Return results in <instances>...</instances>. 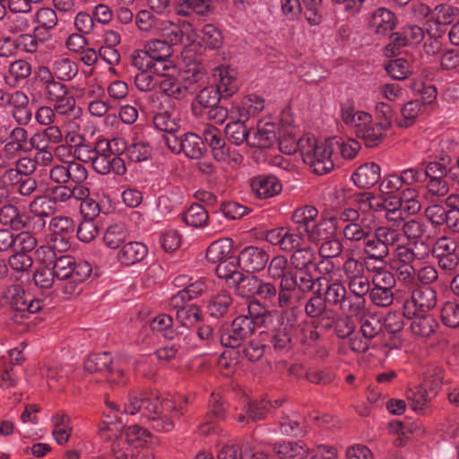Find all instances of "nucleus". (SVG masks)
<instances>
[{
  "instance_id": "f257e3e1",
  "label": "nucleus",
  "mask_w": 459,
  "mask_h": 459,
  "mask_svg": "<svg viewBox=\"0 0 459 459\" xmlns=\"http://www.w3.org/2000/svg\"><path fill=\"white\" fill-rule=\"evenodd\" d=\"M186 398H160L157 393H131L124 405V412L134 415L142 412L149 427L157 432H169L174 429L175 420L184 414Z\"/></svg>"
},
{
  "instance_id": "f03ea898",
  "label": "nucleus",
  "mask_w": 459,
  "mask_h": 459,
  "mask_svg": "<svg viewBox=\"0 0 459 459\" xmlns=\"http://www.w3.org/2000/svg\"><path fill=\"white\" fill-rule=\"evenodd\" d=\"M52 270L57 280L66 281L63 287V291L66 295H74L76 292L79 284L85 281L91 274V265L90 263L76 259L68 255H60Z\"/></svg>"
},
{
  "instance_id": "7ed1b4c3",
  "label": "nucleus",
  "mask_w": 459,
  "mask_h": 459,
  "mask_svg": "<svg viewBox=\"0 0 459 459\" xmlns=\"http://www.w3.org/2000/svg\"><path fill=\"white\" fill-rule=\"evenodd\" d=\"M399 232L390 227L379 226L362 245L363 260L367 264H386L390 247L400 240Z\"/></svg>"
},
{
  "instance_id": "20e7f679",
  "label": "nucleus",
  "mask_w": 459,
  "mask_h": 459,
  "mask_svg": "<svg viewBox=\"0 0 459 459\" xmlns=\"http://www.w3.org/2000/svg\"><path fill=\"white\" fill-rule=\"evenodd\" d=\"M298 146L303 161L309 165L315 174L325 175L333 169L332 160L333 151L332 143L328 141H318L307 136L300 139Z\"/></svg>"
},
{
  "instance_id": "39448f33",
  "label": "nucleus",
  "mask_w": 459,
  "mask_h": 459,
  "mask_svg": "<svg viewBox=\"0 0 459 459\" xmlns=\"http://www.w3.org/2000/svg\"><path fill=\"white\" fill-rule=\"evenodd\" d=\"M278 325L269 333V342L275 351H290L295 345L296 309L293 307L281 308Z\"/></svg>"
},
{
  "instance_id": "423d86ee",
  "label": "nucleus",
  "mask_w": 459,
  "mask_h": 459,
  "mask_svg": "<svg viewBox=\"0 0 459 459\" xmlns=\"http://www.w3.org/2000/svg\"><path fill=\"white\" fill-rule=\"evenodd\" d=\"M204 143L212 150V157L218 162L225 163L231 168L240 165L244 157L237 151L227 146L220 129L210 124L205 125L203 131Z\"/></svg>"
},
{
  "instance_id": "0eeeda50",
  "label": "nucleus",
  "mask_w": 459,
  "mask_h": 459,
  "mask_svg": "<svg viewBox=\"0 0 459 459\" xmlns=\"http://www.w3.org/2000/svg\"><path fill=\"white\" fill-rule=\"evenodd\" d=\"M91 166L100 175L114 173L122 176L126 172L124 160L112 152L111 143L106 139L97 141V151Z\"/></svg>"
},
{
  "instance_id": "6e6552de",
  "label": "nucleus",
  "mask_w": 459,
  "mask_h": 459,
  "mask_svg": "<svg viewBox=\"0 0 459 459\" xmlns=\"http://www.w3.org/2000/svg\"><path fill=\"white\" fill-rule=\"evenodd\" d=\"M300 273L301 274L299 276L293 272L289 273V278H287L283 283L285 287L279 290V308L290 307L291 303V292L296 288L302 293H308L313 290L316 282H320L325 280V277L315 279L309 271Z\"/></svg>"
},
{
  "instance_id": "1a4fd4ad",
  "label": "nucleus",
  "mask_w": 459,
  "mask_h": 459,
  "mask_svg": "<svg viewBox=\"0 0 459 459\" xmlns=\"http://www.w3.org/2000/svg\"><path fill=\"white\" fill-rule=\"evenodd\" d=\"M437 306V292L429 286L416 288L410 299L403 303V315L411 319L413 316L426 313Z\"/></svg>"
},
{
  "instance_id": "9d476101",
  "label": "nucleus",
  "mask_w": 459,
  "mask_h": 459,
  "mask_svg": "<svg viewBox=\"0 0 459 459\" xmlns=\"http://www.w3.org/2000/svg\"><path fill=\"white\" fill-rule=\"evenodd\" d=\"M259 326L246 316H237L231 323L230 329L220 335L221 346L238 348L250 336Z\"/></svg>"
},
{
  "instance_id": "9b49d317",
  "label": "nucleus",
  "mask_w": 459,
  "mask_h": 459,
  "mask_svg": "<svg viewBox=\"0 0 459 459\" xmlns=\"http://www.w3.org/2000/svg\"><path fill=\"white\" fill-rule=\"evenodd\" d=\"M183 342L186 350L203 351V354L208 353L206 350H215L221 345L220 336L208 325H200L195 332L185 335Z\"/></svg>"
},
{
  "instance_id": "f8f14e48",
  "label": "nucleus",
  "mask_w": 459,
  "mask_h": 459,
  "mask_svg": "<svg viewBox=\"0 0 459 459\" xmlns=\"http://www.w3.org/2000/svg\"><path fill=\"white\" fill-rule=\"evenodd\" d=\"M457 249V238L444 236L436 241L432 253L438 259V264L443 270L455 272L459 264Z\"/></svg>"
},
{
  "instance_id": "ddd939ff",
  "label": "nucleus",
  "mask_w": 459,
  "mask_h": 459,
  "mask_svg": "<svg viewBox=\"0 0 459 459\" xmlns=\"http://www.w3.org/2000/svg\"><path fill=\"white\" fill-rule=\"evenodd\" d=\"M35 81L42 91L45 99L52 102L65 94L69 93L68 86L55 77L50 75L48 65H39L35 71Z\"/></svg>"
},
{
  "instance_id": "4468645a",
  "label": "nucleus",
  "mask_w": 459,
  "mask_h": 459,
  "mask_svg": "<svg viewBox=\"0 0 459 459\" xmlns=\"http://www.w3.org/2000/svg\"><path fill=\"white\" fill-rule=\"evenodd\" d=\"M175 70L168 65H161V68H155V74L160 77L159 88L162 94L175 100H182L187 96L189 85L181 82L178 79L169 74L170 70Z\"/></svg>"
},
{
  "instance_id": "2eb2a0df",
  "label": "nucleus",
  "mask_w": 459,
  "mask_h": 459,
  "mask_svg": "<svg viewBox=\"0 0 459 459\" xmlns=\"http://www.w3.org/2000/svg\"><path fill=\"white\" fill-rule=\"evenodd\" d=\"M6 299L13 310L18 312L37 313L43 307V300L34 299L19 285H13L7 290Z\"/></svg>"
},
{
  "instance_id": "dca6fc26",
  "label": "nucleus",
  "mask_w": 459,
  "mask_h": 459,
  "mask_svg": "<svg viewBox=\"0 0 459 459\" xmlns=\"http://www.w3.org/2000/svg\"><path fill=\"white\" fill-rule=\"evenodd\" d=\"M225 418V405L220 394L212 393L209 400L208 411L204 420L199 426V432L203 436L215 433L219 422Z\"/></svg>"
},
{
  "instance_id": "f3484780",
  "label": "nucleus",
  "mask_w": 459,
  "mask_h": 459,
  "mask_svg": "<svg viewBox=\"0 0 459 459\" xmlns=\"http://www.w3.org/2000/svg\"><path fill=\"white\" fill-rule=\"evenodd\" d=\"M327 306V301L323 293L320 290H317L307 300L304 307L306 316L309 318L319 319L321 326L325 330H329L331 326L333 314V310L328 308Z\"/></svg>"
},
{
  "instance_id": "a211bd4d",
  "label": "nucleus",
  "mask_w": 459,
  "mask_h": 459,
  "mask_svg": "<svg viewBox=\"0 0 459 459\" xmlns=\"http://www.w3.org/2000/svg\"><path fill=\"white\" fill-rule=\"evenodd\" d=\"M270 255L266 250L256 246L242 249L238 256V265L247 273L259 272L265 268Z\"/></svg>"
},
{
  "instance_id": "6ab92c4d",
  "label": "nucleus",
  "mask_w": 459,
  "mask_h": 459,
  "mask_svg": "<svg viewBox=\"0 0 459 459\" xmlns=\"http://www.w3.org/2000/svg\"><path fill=\"white\" fill-rule=\"evenodd\" d=\"M49 229L53 234V240L60 244V250H67L71 247L70 239L75 230L73 219L66 216H56L51 219Z\"/></svg>"
},
{
  "instance_id": "aec40b11",
  "label": "nucleus",
  "mask_w": 459,
  "mask_h": 459,
  "mask_svg": "<svg viewBox=\"0 0 459 459\" xmlns=\"http://www.w3.org/2000/svg\"><path fill=\"white\" fill-rule=\"evenodd\" d=\"M221 98L223 96L214 85L204 87L198 92L191 103L192 114L195 117H204V112L219 104Z\"/></svg>"
},
{
  "instance_id": "412c9836",
  "label": "nucleus",
  "mask_w": 459,
  "mask_h": 459,
  "mask_svg": "<svg viewBox=\"0 0 459 459\" xmlns=\"http://www.w3.org/2000/svg\"><path fill=\"white\" fill-rule=\"evenodd\" d=\"M391 127V122L374 121L370 122L359 132L358 138L360 139L366 147L374 148L378 146L385 139L387 130Z\"/></svg>"
},
{
  "instance_id": "4be33fe9",
  "label": "nucleus",
  "mask_w": 459,
  "mask_h": 459,
  "mask_svg": "<svg viewBox=\"0 0 459 459\" xmlns=\"http://www.w3.org/2000/svg\"><path fill=\"white\" fill-rule=\"evenodd\" d=\"M283 402V400H275L273 403L271 401L265 400L250 402L245 406L244 412L238 414L236 419L239 423L261 420L265 418L271 407H280Z\"/></svg>"
},
{
  "instance_id": "5701e85b",
  "label": "nucleus",
  "mask_w": 459,
  "mask_h": 459,
  "mask_svg": "<svg viewBox=\"0 0 459 459\" xmlns=\"http://www.w3.org/2000/svg\"><path fill=\"white\" fill-rule=\"evenodd\" d=\"M396 22V16L393 12L385 7H379L371 13L368 23L375 34L385 36L395 28Z\"/></svg>"
},
{
  "instance_id": "b1692460",
  "label": "nucleus",
  "mask_w": 459,
  "mask_h": 459,
  "mask_svg": "<svg viewBox=\"0 0 459 459\" xmlns=\"http://www.w3.org/2000/svg\"><path fill=\"white\" fill-rule=\"evenodd\" d=\"M250 186L260 199H267L279 195L282 190L281 181L273 175H258L250 181Z\"/></svg>"
},
{
  "instance_id": "393cba45",
  "label": "nucleus",
  "mask_w": 459,
  "mask_h": 459,
  "mask_svg": "<svg viewBox=\"0 0 459 459\" xmlns=\"http://www.w3.org/2000/svg\"><path fill=\"white\" fill-rule=\"evenodd\" d=\"M371 115L366 111L356 109L351 102L341 106V118L347 127L351 129L358 137L359 132L370 122Z\"/></svg>"
},
{
  "instance_id": "a878e982",
  "label": "nucleus",
  "mask_w": 459,
  "mask_h": 459,
  "mask_svg": "<svg viewBox=\"0 0 459 459\" xmlns=\"http://www.w3.org/2000/svg\"><path fill=\"white\" fill-rule=\"evenodd\" d=\"M64 132L58 126H46L37 131L30 138V147L33 149H51L63 143Z\"/></svg>"
},
{
  "instance_id": "bb28decb",
  "label": "nucleus",
  "mask_w": 459,
  "mask_h": 459,
  "mask_svg": "<svg viewBox=\"0 0 459 459\" xmlns=\"http://www.w3.org/2000/svg\"><path fill=\"white\" fill-rule=\"evenodd\" d=\"M264 108V100L255 94L244 97L238 105L230 108L231 117H238L240 120L247 121L250 117L256 116Z\"/></svg>"
},
{
  "instance_id": "cd10ccee",
  "label": "nucleus",
  "mask_w": 459,
  "mask_h": 459,
  "mask_svg": "<svg viewBox=\"0 0 459 459\" xmlns=\"http://www.w3.org/2000/svg\"><path fill=\"white\" fill-rule=\"evenodd\" d=\"M277 140L278 136L275 125L259 122L255 131L250 134L248 145L259 149H269Z\"/></svg>"
},
{
  "instance_id": "c85d7f7f",
  "label": "nucleus",
  "mask_w": 459,
  "mask_h": 459,
  "mask_svg": "<svg viewBox=\"0 0 459 459\" xmlns=\"http://www.w3.org/2000/svg\"><path fill=\"white\" fill-rule=\"evenodd\" d=\"M380 167L375 162L359 166L351 175V180L360 189L374 186L380 179Z\"/></svg>"
},
{
  "instance_id": "c756f323",
  "label": "nucleus",
  "mask_w": 459,
  "mask_h": 459,
  "mask_svg": "<svg viewBox=\"0 0 459 459\" xmlns=\"http://www.w3.org/2000/svg\"><path fill=\"white\" fill-rule=\"evenodd\" d=\"M50 75L62 82L73 81L79 73L78 64L70 57L59 56L54 59L48 66Z\"/></svg>"
},
{
  "instance_id": "7c9ffc66",
  "label": "nucleus",
  "mask_w": 459,
  "mask_h": 459,
  "mask_svg": "<svg viewBox=\"0 0 459 459\" xmlns=\"http://www.w3.org/2000/svg\"><path fill=\"white\" fill-rule=\"evenodd\" d=\"M148 255V247L140 241L125 243L119 249L117 259L124 265L130 266L143 261Z\"/></svg>"
},
{
  "instance_id": "2f4dec72",
  "label": "nucleus",
  "mask_w": 459,
  "mask_h": 459,
  "mask_svg": "<svg viewBox=\"0 0 459 459\" xmlns=\"http://www.w3.org/2000/svg\"><path fill=\"white\" fill-rule=\"evenodd\" d=\"M175 12L183 17H190L193 14L206 16L213 11V4L211 0H174Z\"/></svg>"
},
{
  "instance_id": "473e14b6",
  "label": "nucleus",
  "mask_w": 459,
  "mask_h": 459,
  "mask_svg": "<svg viewBox=\"0 0 459 459\" xmlns=\"http://www.w3.org/2000/svg\"><path fill=\"white\" fill-rule=\"evenodd\" d=\"M31 72L30 63L24 59L14 60L9 65L4 77L5 83L11 88H17L27 81Z\"/></svg>"
},
{
  "instance_id": "72a5a7b5",
  "label": "nucleus",
  "mask_w": 459,
  "mask_h": 459,
  "mask_svg": "<svg viewBox=\"0 0 459 459\" xmlns=\"http://www.w3.org/2000/svg\"><path fill=\"white\" fill-rule=\"evenodd\" d=\"M316 252L309 245L304 244L301 247L291 254L290 263L292 268L298 272L309 271L316 268Z\"/></svg>"
},
{
  "instance_id": "f704fd0d",
  "label": "nucleus",
  "mask_w": 459,
  "mask_h": 459,
  "mask_svg": "<svg viewBox=\"0 0 459 459\" xmlns=\"http://www.w3.org/2000/svg\"><path fill=\"white\" fill-rule=\"evenodd\" d=\"M11 116L19 126L25 127L31 122L32 110L30 107L29 97L24 91H20L12 104Z\"/></svg>"
},
{
  "instance_id": "c9c22d12",
  "label": "nucleus",
  "mask_w": 459,
  "mask_h": 459,
  "mask_svg": "<svg viewBox=\"0 0 459 459\" xmlns=\"http://www.w3.org/2000/svg\"><path fill=\"white\" fill-rule=\"evenodd\" d=\"M45 206L50 209L48 201L42 196L35 197L29 204L31 213L30 221L33 224L32 229L34 230L41 231L46 226V220L49 217L50 212L46 211Z\"/></svg>"
},
{
  "instance_id": "e433bc0d",
  "label": "nucleus",
  "mask_w": 459,
  "mask_h": 459,
  "mask_svg": "<svg viewBox=\"0 0 459 459\" xmlns=\"http://www.w3.org/2000/svg\"><path fill=\"white\" fill-rule=\"evenodd\" d=\"M35 22L38 24L34 28L37 35L47 37L48 32L55 29L58 24V17L56 10L50 7H41L35 13Z\"/></svg>"
},
{
  "instance_id": "4c0bfd02",
  "label": "nucleus",
  "mask_w": 459,
  "mask_h": 459,
  "mask_svg": "<svg viewBox=\"0 0 459 459\" xmlns=\"http://www.w3.org/2000/svg\"><path fill=\"white\" fill-rule=\"evenodd\" d=\"M219 82L215 86L224 99L231 97L238 91V83L237 81V73L230 66H221L218 68Z\"/></svg>"
},
{
  "instance_id": "58836bf2",
  "label": "nucleus",
  "mask_w": 459,
  "mask_h": 459,
  "mask_svg": "<svg viewBox=\"0 0 459 459\" xmlns=\"http://www.w3.org/2000/svg\"><path fill=\"white\" fill-rule=\"evenodd\" d=\"M0 223L13 230H21L26 226L25 215L16 205L5 204L0 207Z\"/></svg>"
},
{
  "instance_id": "ea45409f",
  "label": "nucleus",
  "mask_w": 459,
  "mask_h": 459,
  "mask_svg": "<svg viewBox=\"0 0 459 459\" xmlns=\"http://www.w3.org/2000/svg\"><path fill=\"white\" fill-rule=\"evenodd\" d=\"M237 280L230 288H233L235 293L245 299H255L257 292V287L260 278L255 275H245L243 273L237 275Z\"/></svg>"
},
{
  "instance_id": "a19ab883",
  "label": "nucleus",
  "mask_w": 459,
  "mask_h": 459,
  "mask_svg": "<svg viewBox=\"0 0 459 459\" xmlns=\"http://www.w3.org/2000/svg\"><path fill=\"white\" fill-rule=\"evenodd\" d=\"M233 243L230 238H221L213 241L206 250V259L211 264L227 260L231 255Z\"/></svg>"
},
{
  "instance_id": "79ce46f5",
  "label": "nucleus",
  "mask_w": 459,
  "mask_h": 459,
  "mask_svg": "<svg viewBox=\"0 0 459 459\" xmlns=\"http://www.w3.org/2000/svg\"><path fill=\"white\" fill-rule=\"evenodd\" d=\"M129 238L126 227L122 223L109 225L103 235V242L109 249H117L126 243Z\"/></svg>"
},
{
  "instance_id": "37998d69",
  "label": "nucleus",
  "mask_w": 459,
  "mask_h": 459,
  "mask_svg": "<svg viewBox=\"0 0 459 459\" xmlns=\"http://www.w3.org/2000/svg\"><path fill=\"white\" fill-rule=\"evenodd\" d=\"M326 281V288L323 295L327 301V304L333 307H339L344 298H346L347 288L342 280H333L325 277Z\"/></svg>"
},
{
  "instance_id": "c03bdc74",
  "label": "nucleus",
  "mask_w": 459,
  "mask_h": 459,
  "mask_svg": "<svg viewBox=\"0 0 459 459\" xmlns=\"http://www.w3.org/2000/svg\"><path fill=\"white\" fill-rule=\"evenodd\" d=\"M372 232L373 230L369 225L359 222L346 224L342 231L343 240L353 245H363Z\"/></svg>"
},
{
  "instance_id": "a18cd8bd",
  "label": "nucleus",
  "mask_w": 459,
  "mask_h": 459,
  "mask_svg": "<svg viewBox=\"0 0 459 459\" xmlns=\"http://www.w3.org/2000/svg\"><path fill=\"white\" fill-rule=\"evenodd\" d=\"M181 220L189 227L202 229L208 224L209 214L203 205L193 204L181 213Z\"/></svg>"
},
{
  "instance_id": "49530a36",
  "label": "nucleus",
  "mask_w": 459,
  "mask_h": 459,
  "mask_svg": "<svg viewBox=\"0 0 459 459\" xmlns=\"http://www.w3.org/2000/svg\"><path fill=\"white\" fill-rule=\"evenodd\" d=\"M403 316H405L403 313L388 312L385 316L384 323L382 325V327L391 334L394 347H399L402 344L400 333L404 327Z\"/></svg>"
},
{
  "instance_id": "de8ad7c7",
  "label": "nucleus",
  "mask_w": 459,
  "mask_h": 459,
  "mask_svg": "<svg viewBox=\"0 0 459 459\" xmlns=\"http://www.w3.org/2000/svg\"><path fill=\"white\" fill-rule=\"evenodd\" d=\"M113 359L109 352L94 353L88 356L83 363L84 369L92 373L106 375L111 368Z\"/></svg>"
},
{
  "instance_id": "09e8293b",
  "label": "nucleus",
  "mask_w": 459,
  "mask_h": 459,
  "mask_svg": "<svg viewBox=\"0 0 459 459\" xmlns=\"http://www.w3.org/2000/svg\"><path fill=\"white\" fill-rule=\"evenodd\" d=\"M289 273H292L289 270V261L283 255H278L269 262L267 266V273L269 278L273 280H281L279 290L283 289L285 280L289 278Z\"/></svg>"
},
{
  "instance_id": "8fccbe9b",
  "label": "nucleus",
  "mask_w": 459,
  "mask_h": 459,
  "mask_svg": "<svg viewBox=\"0 0 459 459\" xmlns=\"http://www.w3.org/2000/svg\"><path fill=\"white\" fill-rule=\"evenodd\" d=\"M360 218V214L358 209L354 208H344L342 210L338 215L332 216L328 219L324 220L320 224L319 227H327L329 230H332V233L334 232L337 229L341 228L340 223H357L359 222Z\"/></svg>"
},
{
  "instance_id": "3c124183",
  "label": "nucleus",
  "mask_w": 459,
  "mask_h": 459,
  "mask_svg": "<svg viewBox=\"0 0 459 459\" xmlns=\"http://www.w3.org/2000/svg\"><path fill=\"white\" fill-rule=\"evenodd\" d=\"M145 48L152 64H156V66H158V64L166 65L165 63L172 56L171 47L167 41H162L161 39L149 41L145 45Z\"/></svg>"
},
{
  "instance_id": "603ef678",
  "label": "nucleus",
  "mask_w": 459,
  "mask_h": 459,
  "mask_svg": "<svg viewBox=\"0 0 459 459\" xmlns=\"http://www.w3.org/2000/svg\"><path fill=\"white\" fill-rule=\"evenodd\" d=\"M369 273L372 274L373 287L394 289L396 278L393 273L386 269V264H371Z\"/></svg>"
},
{
  "instance_id": "864d4df0",
  "label": "nucleus",
  "mask_w": 459,
  "mask_h": 459,
  "mask_svg": "<svg viewBox=\"0 0 459 459\" xmlns=\"http://www.w3.org/2000/svg\"><path fill=\"white\" fill-rule=\"evenodd\" d=\"M52 435L59 445L65 444L72 434L70 417L67 414L56 413L52 417Z\"/></svg>"
},
{
  "instance_id": "5fc2aeb1",
  "label": "nucleus",
  "mask_w": 459,
  "mask_h": 459,
  "mask_svg": "<svg viewBox=\"0 0 459 459\" xmlns=\"http://www.w3.org/2000/svg\"><path fill=\"white\" fill-rule=\"evenodd\" d=\"M162 21L160 16L155 15L150 10H141L135 16V24L137 28L144 32H149L153 35L159 34V29L162 25Z\"/></svg>"
},
{
  "instance_id": "6e6d98bb",
  "label": "nucleus",
  "mask_w": 459,
  "mask_h": 459,
  "mask_svg": "<svg viewBox=\"0 0 459 459\" xmlns=\"http://www.w3.org/2000/svg\"><path fill=\"white\" fill-rule=\"evenodd\" d=\"M205 151L203 139L194 133L183 134L181 152L190 159H200Z\"/></svg>"
},
{
  "instance_id": "4d7b16f0",
  "label": "nucleus",
  "mask_w": 459,
  "mask_h": 459,
  "mask_svg": "<svg viewBox=\"0 0 459 459\" xmlns=\"http://www.w3.org/2000/svg\"><path fill=\"white\" fill-rule=\"evenodd\" d=\"M370 267L371 264H367L363 259L349 255L342 264V271L346 281H350L367 275L366 272L369 273Z\"/></svg>"
},
{
  "instance_id": "13d9d810",
  "label": "nucleus",
  "mask_w": 459,
  "mask_h": 459,
  "mask_svg": "<svg viewBox=\"0 0 459 459\" xmlns=\"http://www.w3.org/2000/svg\"><path fill=\"white\" fill-rule=\"evenodd\" d=\"M275 452L281 459H304L307 455V448L302 441H287L279 444Z\"/></svg>"
},
{
  "instance_id": "bf43d9fd",
  "label": "nucleus",
  "mask_w": 459,
  "mask_h": 459,
  "mask_svg": "<svg viewBox=\"0 0 459 459\" xmlns=\"http://www.w3.org/2000/svg\"><path fill=\"white\" fill-rule=\"evenodd\" d=\"M236 118V120L227 124L225 134L235 145H240L244 142L248 144L250 133L245 125L246 121L240 120L238 117Z\"/></svg>"
},
{
  "instance_id": "052dcab7",
  "label": "nucleus",
  "mask_w": 459,
  "mask_h": 459,
  "mask_svg": "<svg viewBox=\"0 0 459 459\" xmlns=\"http://www.w3.org/2000/svg\"><path fill=\"white\" fill-rule=\"evenodd\" d=\"M232 304V297L228 292H221L213 296L207 306L209 315L214 318L223 317Z\"/></svg>"
},
{
  "instance_id": "680f3d73",
  "label": "nucleus",
  "mask_w": 459,
  "mask_h": 459,
  "mask_svg": "<svg viewBox=\"0 0 459 459\" xmlns=\"http://www.w3.org/2000/svg\"><path fill=\"white\" fill-rule=\"evenodd\" d=\"M366 304L367 299L347 291L346 298L343 299L338 308L346 316L352 317L362 315L367 309Z\"/></svg>"
},
{
  "instance_id": "e2e57ef3",
  "label": "nucleus",
  "mask_w": 459,
  "mask_h": 459,
  "mask_svg": "<svg viewBox=\"0 0 459 459\" xmlns=\"http://www.w3.org/2000/svg\"><path fill=\"white\" fill-rule=\"evenodd\" d=\"M238 265L237 258L232 256L227 260L217 263L215 273L219 278L224 279L228 285L231 287L238 279L237 275L241 274V272L238 270Z\"/></svg>"
},
{
  "instance_id": "0e129e2a",
  "label": "nucleus",
  "mask_w": 459,
  "mask_h": 459,
  "mask_svg": "<svg viewBox=\"0 0 459 459\" xmlns=\"http://www.w3.org/2000/svg\"><path fill=\"white\" fill-rule=\"evenodd\" d=\"M150 327L153 332L161 333L164 338L169 340H173L178 335L173 327V318L168 314H160L153 317Z\"/></svg>"
},
{
  "instance_id": "69168bd1",
  "label": "nucleus",
  "mask_w": 459,
  "mask_h": 459,
  "mask_svg": "<svg viewBox=\"0 0 459 459\" xmlns=\"http://www.w3.org/2000/svg\"><path fill=\"white\" fill-rule=\"evenodd\" d=\"M54 113L57 116L77 117L82 109L76 106V100L74 96L65 94L63 97L51 102Z\"/></svg>"
},
{
  "instance_id": "338daca9",
  "label": "nucleus",
  "mask_w": 459,
  "mask_h": 459,
  "mask_svg": "<svg viewBox=\"0 0 459 459\" xmlns=\"http://www.w3.org/2000/svg\"><path fill=\"white\" fill-rule=\"evenodd\" d=\"M411 324V332L418 336L429 337L437 327L436 320L429 316H420V314L412 317Z\"/></svg>"
},
{
  "instance_id": "774afa93",
  "label": "nucleus",
  "mask_w": 459,
  "mask_h": 459,
  "mask_svg": "<svg viewBox=\"0 0 459 459\" xmlns=\"http://www.w3.org/2000/svg\"><path fill=\"white\" fill-rule=\"evenodd\" d=\"M125 153L132 162H142L152 157V147L147 141H138L127 146Z\"/></svg>"
}]
</instances>
